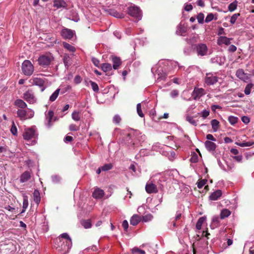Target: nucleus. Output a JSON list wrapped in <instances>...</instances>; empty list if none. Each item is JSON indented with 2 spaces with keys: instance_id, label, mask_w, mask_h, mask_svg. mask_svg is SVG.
Segmentation results:
<instances>
[{
  "instance_id": "f257e3e1",
  "label": "nucleus",
  "mask_w": 254,
  "mask_h": 254,
  "mask_svg": "<svg viewBox=\"0 0 254 254\" xmlns=\"http://www.w3.org/2000/svg\"><path fill=\"white\" fill-rule=\"evenodd\" d=\"M64 238L67 240L66 242V246H64V248L62 247L59 249V251H61L62 250H64L65 253L66 252H68L69 250L70 249L72 245L71 239L68 234L66 233H64L62 234L58 238H57L55 240V243L56 245H59L60 243H62V239Z\"/></svg>"
},
{
  "instance_id": "f03ea898",
  "label": "nucleus",
  "mask_w": 254,
  "mask_h": 254,
  "mask_svg": "<svg viewBox=\"0 0 254 254\" xmlns=\"http://www.w3.org/2000/svg\"><path fill=\"white\" fill-rule=\"evenodd\" d=\"M22 71L23 74L26 76H30L34 71V66L29 60H25L21 66Z\"/></svg>"
},
{
  "instance_id": "7ed1b4c3",
  "label": "nucleus",
  "mask_w": 254,
  "mask_h": 254,
  "mask_svg": "<svg viewBox=\"0 0 254 254\" xmlns=\"http://www.w3.org/2000/svg\"><path fill=\"white\" fill-rule=\"evenodd\" d=\"M17 114L18 117L21 120H26L32 118L34 115V112L30 109H18L17 111Z\"/></svg>"
},
{
  "instance_id": "20e7f679",
  "label": "nucleus",
  "mask_w": 254,
  "mask_h": 254,
  "mask_svg": "<svg viewBox=\"0 0 254 254\" xmlns=\"http://www.w3.org/2000/svg\"><path fill=\"white\" fill-rule=\"evenodd\" d=\"M127 9L128 14L131 16L136 18L137 21L141 19L142 14L138 7L134 5L128 7Z\"/></svg>"
},
{
  "instance_id": "39448f33",
  "label": "nucleus",
  "mask_w": 254,
  "mask_h": 254,
  "mask_svg": "<svg viewBox=\"0 0 254 254\" xmlns=\"http://www.w3.org/2000/svg\"><path fill=\"white\" fill-rule=\"evenodd\" d=\"M23 98L29 104H34L37 101V98L32 89H28L23 93Z\"/></svg>"
},
{
  "instance_id": "423d86ee",
  "label": "nucleus",
  "mask_w": 254,
  "mask_h": 254,
  "mask_svg": "<svg viewBox=\"0 0 254 254\" xmlns=\"http://www.w3.org/2000/svg\"><path fill=\"white\" fill-rule=\"evenodd\" d=\"M54 58L52 56L49 55H42L38 58V63L39 64L44 67H46L48 66L51 62L53 60Z\"/></svg>"
},
{
  "instance_id": "0eeeda50",
  "label": "nucleus",
  "mask_w": 254,
  "mask_h": 254,
  "mask_svg": "<svg viewBox=\"0 0 254 254\" xmlns=\"http://www.w3.org/2000/svg\"><path fill=\"white\" fill-rule=\"evenodd\" d=\"M205 84L208 86L214 85L218 81V77L211 72L206 73L204 78Z\"/></svg>"
},
{
  "instance_id": "6e6552de",
  "label": "nucleus",
  "mask_w": 254,
  "mask_h": 254,
  "mask_svg": "<svg viewBox=\"0 0 254 254\" xmlns=\"http://www.w3.org/2000/svg\"><path fill=\"white\" fill-rule=\"evenodd\" d=\"M195 49L198 56L203 57L207 54L208 48L205 44L200 43L196 44L195 46Z\"/></svg>"
},
{
  "instance_id": "1a4fd4ad",
  "label": "nucleus",
  "mask_w": 254,
  "mask_h": 254,
  "mask_svg": "<svg viewBox=\"0 0 254 254\" xmlns=\"http://www.w3.org/2000/svg\"><path fill=\"white\" fill-rule=\"evenodd\" d=\"M23 136L24 139L28 140L37 137V134L34 128H27L25 129Z\"/></svg>"
},
{
  "instance_id": "9d476101",
  "label": "nucleus",
  "mask_w": 254,
  "mask_h": 254,
  "mask_svg": "<svg viewBox=\"0 0 254 254\" xmlns=\"http://www.w3.org/2000/svg\"><path fill=\"white\" fill-rule=\"evenodd\" d=\"M236 76L245 82H248L251 77V74L245 73L243 69H238L236 72Z\"/></svg>"
},
{
  "instance_id": "9b49d317",
  "label": "nucleus",
  "mask_w": 254,
  "mask_h": 254,
  "mask_svg": "<svg viewBox=\"0 0 254 254\" xmlns=\"http://www.w3.org/2000/svg\"><path fill=\"white\" fill-rule=\"evenodd\" d=\"M29 82L32 85L38 86L40 87H41V91H43L45 89V88L44 87L45 81L42 78L38 77H33L31 78L29 80Z\"/></svg>"
},
{
  "instance_id": "f8f14e48",
  "label": "nucleus",
  "mask_w": 254,
  "mask_h": 254,
  "mask_svg": "<svg viewBox=\"0 0 254 254\" xmlns=\"http://www.w3.org/2000/svg\"><path fill=\"white\" fill-rule=\"evenodd\" d=\"M75 34V32L73 30H72L67 28H64L61 31V35L63 38L65 39H71L73 35Z\"/></svg>"
},
{
  "instance_id": "ddd939ff",
  "label": "nucleus",
  "mask_w": 254,
  "mask_h": 254,
  "mask_svg": "<svg viewBox=\"0 0 254 254\" xmlns=\"http://www.w3.org/2000/svg\"><path fill=\"white\" fill-rule=\"evenodd\" d=\"M205 94V92L204 89L202 88L195 87L192 93V95L194 100L199 98L203 95Z\"/></svg>"
},
{
  "instance_id": "4468645a",
  "label": "nucleus",
  "mask_w": 254,
  "mask_h": 254,
  "mask_svg": "<svg viewBox=\"0 0 254 254\" xmlns=\"http://www.w3.org/2000/svg\"><path fill=\"white\" fill-rule=\"evenodd\" d=\"M145 190L148 193H156L158 192L156 186L153 183H147L145 186Z\"/></svg>"
},
{
  "instance_id": "2eb2a0df",
  "label": "nucleus",
  "mask_w": 254,
  "mask_h": 254,
  "mask_svg": "<svg viewBox=\"0 0 254 254\" xmlns=\"http://www.w3.org/2000/svg\"><path fill=\"white\" fill-rule=\"evenodd\" d=\"M232 39L228 38L225 36H220L217 40V44L219 45L222 44H225L226 45H229L230 44V41Z\"/></svg>"
},
{
  "instance_id": "dca6fc26",
  "label": "nucleus",
  "mask_w": 254,
  "mask_h": 254,
  "mask_svg": "<svg viewBox=\"0 0 254 254\" xmlns=\"http://www.w3.org/2000/svg\"><path fill=\"white\" fill-rule=\"evenodd\" d=\"M67 3L64 0H54V6L57 8H66Z\"/></svg>"
},
{
  "instance_id": "f3484780",
  "label": "nucleus",
  "mask_w": 254,
  "mask_h": 254,
  "mask_svg": "<svg viewBox=\"0 0 254 254\" xmlns=\"http://www.w3.org/2000/svg\"><path fill=\"white\" fill-rule=\"evenodd\" d=\"M104 195V192L103 190L99 188H97L95 189L92 193L93 197L96 199L101 198L102 197H103Z\"/></svg>"
},
{
  "instance_id": "a211bd4d",
  "label": "nucleus",
  "mask_w": 254,
  "mask_h": 254,
  "mask_svg": "<svg viewBox=\"0 0 254 254\" xmlns=\"http://www.w3.org/2000/svg\"><path fill=\"white\" fill-rule=\"evenodd\" d=\"M222 195V191L221 190H217L212 192L209 196V199L211 200H216L218 199Z\"/></svg>"
},
{
  "instance_id": "6ab92c4d",
  "label": "nucleus",
  "mask_w": 254,
  "mask_h": 254,
  "mask_svg": "<svg viewBox=\"0 0 254 254\" xmlns=\"http://www.w3.org/2000/svg\"><path fill=\"white\" fill-rule=\"evenodd\" d=\"M204 144L206 149L209 151H213L216 149V145L212 141H206Z\"/></svg>"
},
{
  "instance_id": "aec40b11",
  "label": "nucleus",
  "mask_w": 254,
  "mask_h": 254,
  "mask_svg": "<svg viewBox=\"0 0 254 254\" xmlns=\"http://www.w3.org/2000/svg\"><path fill=\"white\" fill-rule=\"evenodd\" d=\"M31 178V174L29 171H25L22 174L20 177V182L25 183L29 180Z\"/></svg>"
},
{
  "instance_id": "412c9836",
  "label": "nucleus",
  "mask_w": 254,
  "mask_h": 254,
  "mask_svg": "<svg viewBox=\"0 0 254 254\" xmlns=\"http://www.w3.org/2000/svg\"><path fill=\"white\" fill-rule=\"evenodd\" d=\"M112 62L113 63V67L114 69H117L121 64V61L120 58L117 57H113Z\"/></svg>"
},
{
  "instance_id": "4be33fe9",
  "label": "nucleus",
  "mask_w": 254,
  "mask_h": 254,
  "mask_svg": "<svg viewBox=\"0 0 254 254\" xmlns=\"http://www.w3.org/2000/svg\"><path fill=\"white\" fill-rule=\"evenodd\" d=\"M141 220V218L139 215L134 214L131 217L130 220V223L133 226H136L138 224Z\"/></svg>"
},
{
  "instance_id": "5701e85b",
  "label": "nucleus",
  "mask_w": 254,
  "mask_h": 254,
  "mask_svg": "<svg viewBox=\"0 0 254 254\" xmlns=\"http://www.w3.org/2000/svg\"><path fill=\"white\" fill-rule=\"evenodd\" d=\"M220 225V219L218 216H214L213 217L212 219V223L211 224V227L212 229H214L219 227Z\"/></svg>"
},
{
  "instance_id": "b1692460",
  "label": "nucleus",
  "mask_w": 254,
  "mask_h": 254,
  "mask_svg": "<svg viewBox=\"0 0 254 254\" xmlns=\"http://www.w3.org/2000/svg\"><path fill=\"white\" fill-rule=\"evenodd\" d=\"M54 113L53 111L50 110L48 111L47 114L46 115V119L48 121L47 126L48 127H50L52 126V121L53 118L54 117Z\"/></svg>"
},
{
  "instance_id": "393cba45",
  "label": "nucleus",
  "mask_w": 254,
  "mask_h": 254,
  "mask_svg": "<svg viewBox=\"0 0 254 254\" xmlns=\"http://www.w3.org/2000/svg\"><path fill=\"white\" fill-rule=\"evenodd\" d=\"M187 31V28L182 24H180L176 30V34L178 35H183Z\"/></svg>"
},
{
  "instance_id": "a878e982",
  "label": "nucleus",
  "mask_w": 254,
  "mask_h": 254,
  "mask_svg": "<svg viewBox=\"0 0 254 254\" xmlns=\"http://www.w3.org/2000/svg\"><path fill=\"white\" fill-rule=\"evenodd\" d=\"M15 106L24 109L27 107L26 103L21 99H16L14 102Z\"/></svg>"
},
{
  "instance_id": "bb28decb",
  "label": "nucleus",
  "mask_w": 254,
  "mask_h": 254,
  "mask_svg": "<svg viewBox=\"0 0 254 254\" xmlns=\"http://www.w3.org/2000/svg\"><path fill=\"white\" fill-rule=\"evenodd\" d=\"M63 62L65 66L67 68L71 64V58L68 55H64L63 58Z\"/></svg>"
},
{
  "instance_id": "cd10ccee",
  "label": "nucleus",
  "mask_w": 254,
  "mask_h": 254,
  "mask_svg": "<svg viewBox=\"0 0 254 254\" xmlns=\"http://www.w3.org/2000/svg\"><path fill=\"white\" fill-rule=\"evenodd\" d=\"M28 206V197L26 195H23V206H22V210L21 212V213H24Z\"/></svg>"
},
{
  "instance_id": "c85d7f7f",
  "label": "nucleus",
  "mask_w": 254,
  "mask_h": 254,
  "mask_svg": "<svg viewBox=\"0 0 254 254\" xmlns=\"http://www.w3.org/2000/svg\"><path fill=\"white\" fill-rule=\"evenodd\" d=\"M238 5V1L234 0L232 3H230L228 5V10L230 12L234 11L235 10L237 9Z\"/></svg>"
},
{
  "instance_id": "c756f323",
  "label": "nucleus",
  "mask_w": 254,
  "mask_h": 254,
  "mask_svg": "<svg viewBox=\"0 0 254 254\" xmlns=\"http://www.w3.org/2000/svg\"><path fill=\"white\" fill-rule=\"evenodd\" d=\"M231 214V211L227 209H223L220 213V218L222 219L228 217Z\"/></svg>"
},
{
  "instance_id": "7c9ffc66",
  "label": "nucleus",
  "mask_w": 254,
  "mask_h": 254,
  "mask_svg": "<svg viewBox=\"0 0 254 254\" xmlns=\"http://www.w3.org/2000/svg\"><path fill=\"white\" fill-rule=\"evenodd\" d=\"M206 220L205 217H201L199 218L196 224V229L199 230L201 228V226L202 224L204 223V222Z\"/></svg>"
},
{
  "instance_id": "2f4dec72",
  "label": "nucleus",
  "mask_w": 254,
  "mask_h": 254,
  "mask_svg": "<svg viewBox=\"0 0 254 254\" xmlns=\"http://www.w3.org/2000/svg\"><path fill=\"white\" fill-rule=\"evenodd\" d=\"M211 124L213 131L214 132L217 131L219 126V122L217 120L213 119L211 121Z\"/></svg>"
},
{
  "instance_id": "473e14b6",
  "label": "nucleus",
  "mask_w": 254,
  "mask_h": 254,
  "mask_svg": "<svg viewBox=\"0 0 254 254\" xmlns=\"http://www.w3.org/2000/svg\"><path fill=\"white\" fill-rule=\"evenodd\" d=\"M101 68L104 72H107L112 69V66L110 64L104 63L102 64Z\"/></svg>"
},
{
  "instance_id": "72a5a7b5",
  "label": "nucleus",
  "mask_w": 254,
  "mask_h": 254,
  "mask_svg": "<svg viewBox=\"0 0 254 254\" xmlns=\"http://www.w3.org/2000/svg\"><path fill=\"white\" fill-rule=\"evenodd\" d=\"M34 196V200L37 203L39 204L41 200V198L40 196V193L38 190H35L33 193Z\"/></svg>"
},
{
  "instance_id": "f704fd0d",
  "label": "nucleus",
  "mask_w": 254,
  "mask_h": 254,
  "mask_svg": "<svg viewBox=\"0 0 254 254\" xmlns=\"http://www.w3.org/2000/svg\"><path fill=\"white\" fill-rule=\"evenodd\" d=\"M64 47L69 52H74L75 51V48L72 45L66 42H63Z\"/></svg>"
},
{
  "instance_id": "c9c22d12",
  "label": "nucleus",
  "mask_w": 254,
  "mask_h": 254,
  "mask_svg": "<svg viewBox=\"0 0 254 254\" xmlns=\"http://www.w3.org/2000/svg\"><path fill=\"white\" fill-rule=\"evenodd\" d=\"M60 89L58 88L57 89L53 94L50 97V101L51 102H54L56 100V99L57 98L59 93H60Z\"/></svg>"
},
{
  "instance_id": "e433bc0d",
  "label": "nucleus",
  "mask_w": 254,
  "mask_h": 254,
  "mask_svg": "<svg viewBox=\"0 0 254 254\" xmlns=\"http://www.w3.org/2000/svg\"><path fill=\"white\" fill-rule=\"evenodd\" d=\"M254 84L252 83L247 84L244 90L245 94L247 95H249L251 93V89L254 87Z\"/></svg>"
},
{
  "instance_id": "4c0bfd02",
  "label": "nucleus",
  "mask_w": 254,
  "mask_h": 254,
  "mask_svg": "<svg viewBox=\"0 0 254 254\" xmlns=\"http://www.w3.org/2000/svg\"><path fill=\"white\" fill-rule=\"evenodd\" d=\"M152 215L149 213L142 216L141 220L143 222H147L152 220Z\"/></svg>"
},
{
  "instance_id": "58836bf2",
  "label": "nucleus",
  "mask_w": 254,
  "mask_h": 254,
  "mask_svg": "<svg viewBox=\"0 0 254 254\" xmlns=\"http://www.w3.org/2000/svg\"><path fill=\"white\" fill-rule=\"evenodd\" d=\"M72 119L75 121H79L80 120L79 113L77 111H74L71 115Z\"/></svg>"
},
{
  "instance_id": "ea45409f",
  "label": "nucleus",
  "mask_w": 254,
  "mask_h": 254,
  "mask_svg": "<svg viewBox=\"0 0 254 254\" xmlns=\"http://www.w3.org/2000/svg\"><path fill=\"white\" fill-rule=\"evenodd\" d=\"M228 121L232 125H234L238 122V118L236 117L231 116L229 117Z\"/></svg>"
},
{
  "instance_id": "a19ab883",
  "label": "nucleus",
  "mask_w": 254,
  "mask_h": 254,
  "mask_svg": "<svg viewBox=\"0 0 254 254\" xmlns=\"http://www.w3.org/2000/svg\"><path fill=\"white\" fill-rule=\"evenodd\" d=\"M133 254H145V252L143 250H141L137 247H134L131 250Z\"/></svg>"
},
{
  "instance_id": "79ce46f5",
  "label": "nucleus",
  "mask_w": 254,
  "mask_h": 254,
  "mask_svg": "<svg viewBox=\"0 0 254 254\" xmlns=\"http://www.w3.org/2000/svg\"><path fill=\"white\" fill-rule=\"evenodd\" d=\"M81 225L85 229L89 228L91 227V223L89 220H83L81 221Z\"/></svg>"
},
{
  "instance_id": "37998d69",
  "label": "nucleus",
  "mask_w": 254,
  "mask_h": 254,
  "mask_svg": "<svg viewBox=\"0 0 254 254\" xmlns=\"http://www.w3.org/2000/svg\"><path fill=\"white\" fill-rule=\"evenodd\" d=\"M204 15L201 12L197 14V17H196V19H197L198 22L199 24L203 23V22H204Z\"/></svg>"
},
{
  "instance_id": "c03bdc74",
  "label": "nucleus",
  "mask_w": 254,
  "mask_h": 254,
  "mask_svg": "<svg viewBox=\"0 0 254 254\" xmlns=\"http://www.w3.org/2000/svg\"><path fill=\"white\" fill-rule=\"evenodd\" d=\"M89 82H90L93 90L96 92H98L99 89L97 84L92 81H89Z\"/></svg>"
},
{
  "instance_id": "a18cd8bd",
  "label": "nucleus",
  "mask_w": 254,
  "mask_h": 254,
  "mask_svg": "<svg viewBox=\"0 0 254 254\" xmlns=\"http://www.w3.org/2000/svg\"><path fill=\"white\" fill-rule=\"evenodd\" d=\"M236 144L241 147L251 146L254 144V142H246L242 143L236 142Z\"/></svg>"
},
{
  "instance_id": "49530a36",
  "label": "nucleus",
  "mask_w": 254,
  "mask_h": 254,
  "mask_svg": "<svg viewBox=\"0 0 254 254\" xmlns=\"http://www.w3.org/2000/svg\"><path fill=\"white\" fill-rule=\"evenodd\" d=\"M137 113L140 117H143L144 114L141 110V103H138L136 106Z\"/></svg>"
},
{
  "instance_id": "de8ad7c7",
  "label": "nucleus",
  "mask_w": 254,
  "mask_h": 254,
  "mask_svg": "<svg viewBox=\"0 0 254 254\" xmlns=\"http://www.w3.org/2000/svg\"><path fill=\"white\" fill-rule=\"evenodd\" d=\"M10 131L13 135H17V129L13 121H12V125L10 128Z\"/></svg>"
},
{
  "instance_id": "09e8293b",
  "label": "nucleus",
  "mask_w": 254,
  "mask_h": 254,
  "mask_svg": "<svg viewBox=\"0 0 254 254\" xmlns=\"http://www.w3.org/2000/svg\"><path fill=\"white\" fill-rule=\"evenodd\" d=\"M190 161L191 163H196L198 161V156L195 153H193L190 158Z\"/></svg>"
},
{
  "instance_id": "8fccbe9b",
  "label": "nucleus",
  "mask_w": 254,
  "mask_h": 254,
  "mask_svg": "<svg viewBox=\"0 0 254 254\" xmlns=\"http://www.w3.org/2000/svg\"><path fill=\"white\" fill-rule=\"evenodd\" d=\"M240 16V14L239 13H235L234 14H233L231 17V19H230V23L232 24H234L236 20L237 19L238 17Z\"/></svg>"
},
{
  "instance_id": "3c124183",
  "label": "nucleus",
  "mask_w": 254,
  "mask_h": 254,
  "mask_svg": "<svg viewBox=\"0 0 254 254\" xmlns=\"http://www.w3.org/2000/svg\"><path fill=\"white\" fill-rule=\"evenodd\" d=\"M186 120L188 122H189L190 124L193 126H196V122L193 119V118L191 116H187L186 117Z\"/></svg>"
},
{
  "instance_id": "603ef678",
  "label": "nucleus",
  "mask_w": 254,
  "mask_h": 254,
  "mask_svg": "<svg viewBox=\"0 0 254 254\" xmlns=\"http://www.w3.org/2000/svg\"><path fill=\"white\" fill-rule=\"evenodd\" d=\"M112 165L111 164H106L101 167L102 171H107L110 170L112 168Z\"/></svg>"
},
{
  "instance_id": "864d4df0",
  "label": "nucleus",
  "mask_w": 254,
  "mask_h": 254,
  "mask_svg": "<svg viewBox=\"0 0 254 254\" xmlns=\"http://www.w3.org/2000/svg\"><path fill=\"white\" fill-rule=\"evenodd\" d=\"M213 18H214L213 14L212 13H210L207 15V16L205 19V22L206 23H208V22L211 21L213 19Z\"/></svg>"
},
{
  "instance_id": "5fc2aeb1",
  "label": "nucleus",
  "mask_w": 254,
  "mask_h": 254,
  "mask_svg": "<svg viewBox=\"0 0 254 254\" xmlns=\"http://www.w3.org/2000/svg\"><path fill=\"white\" fill-rule=\"evenodd\" d=\"M209 111L204 110L200 113V114L203 119H205L209 116Z\"/></svg>"
},
{
  "instance_id": "6e6d98bb",
  "label": "nucleus",
  "mask_w": 254,
  "mask_h": 254,
  "mask_svg": "<svg viewBox=\"0 0 254 254\" xmlns=\"http://www.w3.org/2000/svg\"><path fill=\"white\" fill-rule=\"evenodd\" d=\"M206 182H207V180H201L199 181L197 183V187L199 189L202 188L205 185V184L206 183Z\"/></svg>"
},
{
  "instance_id": "4d7b16f0",
  "label": "nucleus",
  "mask_w": 254,
  "mask_h": 254,
  "mask_svg": "<svg viewBox=\"0 0 254 254\" xmlns=\"http://www.w3.org/2000/svg\"><path fill=\"white\" fill-rule=\"evenodd\" d=\"M52 181L53 183L57 184L60 182L61 178L57 175L53 176L52 177Z\"/></svg>"
},
{
  "instance_id": "13d9d810",
  "label": "nucleus",
  "mask_w": 254,
  "mask_h": 254,
  "mask_svg": "<svg viewBox=\"0 0 254 254\" xmlns=\"http://www.w3.org/2000/svg\"><path fill=\"white\" fill-rule=\"evenodd\" d=\"M121 121V118L118 115H116L113 118V122L115 124H119Z\"/></svg>"
},
{
  "instance_id": "bf43d9fd",
  "label": "nucleus",
  "mask_w": 254,
  "mask_h": 254,
  "mask_svg": "<svg viewBox=\"0 0 254 254\" xmlns=\"http://www.w3.org/2000/svg\"><path fill=\"white\" fill-rule=\"evenodd\" d=\"M172 98H175L179 95V91L178 90H173L170 93Z\"/></svg>"
},
{
  "instance_id": "052dcab7",
  "label": "nucleus",
  "mask_w": 254,
  "mask_h": 254,
  "mask_svg": "<svg viewBox=\"0 0 254 254\" xmlns=\"http://www.w3.org/2000/svg\"><path fill=\"white\" fill-rule=\"evenodd\" d=\"M69 129L71 131H77L79 129V127L74 124H71L69 126Z\"/></svg>"
},
{
  "instance_id": "680f3d73",
  "label": "nucleus",
  "mask_w": 254,
  "mask_h": 254,
  "mask_svg": "<svg viewBox=\"0 0 254 254\" xmlns=\"http://www.w3.org/2000/svg\"><path fill=\"white\" fill-rule=\"evenodd\" d=\"M242 121L245 124H248L250 123V120L248 117L243 116L241 118Z\"/></svg>"
},
{
  "instance_id": "e2e57ef3",
  "label": "nucleus",
  "mask_w": 254,
  "mask_h": 254,
  "mask_svg": "<svg viewBox=\"0 0 254 254\" xmlns=\"http://www.w3.org/2000/svg\"><path fill=\"white\" fill-rule=\"evenodd\" d=\"M206 138L208 140L207 141H215L216 140V138L211 134H207Z\"/></svg>"
},
{
  "instance_id": "0e129e2a",
  "label": "nucleus",
  "mask_w": 254,
  "mask_h": 254,
  "mask_svg": "<svg viewBox=\"0 0 254 254\" xmlns=\"http://www.w3.org/2000/svg\"><path fill=\"white\" fill-rule=\"evenodd\" d=\"M114 17H117V18H123V14H121V13H118V12L117 11H114L113 12V13L111 14Z\"/></svg>"
},
{
  "instance_id": "69168bd1",
  "label": "nucleus",
  "mask_w": 254,
  "mask_h": 254,
  "mask_svg": "<svg viewBox=\"0 0 254 254\" xmlns=\"http://www.w3.org/2000/svg\"><path fill=\"white\" fill-rule=\"evenodd\" d=\"M81 77L79 75H76L74 77V82L76 84H79L81 82Z\"/></svg>"
},
{
  "instance_id": "338daca9",
  "label": "nucleus",
  "mask_w": 254,
  "mask_h": 254,
  "mask_svg": "<svg viewBox=\"0 0 254 254\" xmlns=\"http://www.w3.org/2000/svg\"><path fill=\"white\" fill-rule=\"evenodd\" d=\"M122 226H123L124 229L125 230V231H127V230L128 227V222L126 220H124L123 222Z\"/></svg>"
},
{
  "instance_id": "774afa93",
  "label": "nucleus",
  "mask_w": 254,
  "mask_h": 254,
  "mask_svg": "<svg viewBox=\"0 0 254 254\" xmlns=\"http://www.w3.org/2000/svg\"><path fill=\"white\" fill-rule=\"evenodd\" d=\"M236 50L237 47L234 45H231L228 48V51L230 52H235Z\"/></svg>"
}]
</instances>
